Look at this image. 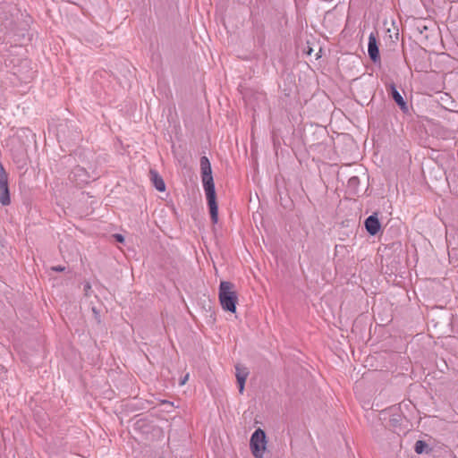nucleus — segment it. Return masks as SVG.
Returning a JSON list of instances; mask_svg holds the SVG:
<instances>
[{
  "label": "nucleus",
  "instance_id": "obj_11",
  "mask_svg": "<svg viewBox=\"0 0 458 458\" xmlns=\"http://www.w3.org/2000/svg\"><path fill=\"white\" fill-rule=\"evenodd\" d=\"M20 133V137L25 136L28 140H34L36 142L35 134L31 133L29 129H21Z\"/></svg>",
  "mask_w": 458,
  "mask_h": 458
},
{
  "label": "nucleus",
  "instance_id": "obj_10",
  "mask_svg": "<svg viewBox=\"0 0 458 458\" xmlns=\"http://www.w3.org/2000/svg\"><path fill=\"white\" fill-rule=\"evenodd\" d=\"M149 177H150V180H151L153 185L158 191H165V182L157 171L150 170Z\"/></svg>",
  "mask_w": 458,
  "mask_h": 458
},
{
  "label": "nucleus",
  "instance_id": "obj_1",
  "mask_svg": "<svg viewBox=\"0 0 458 458\" xmlns=\"http://www.w3.org/2000/svg\"><path fill=\"white\" fill-rule=\"evenodd\" d=\"M200 171L201 181L209 208L211 221L213 224H216L218 221V206L216 203L215 183L212 176L210 162L205 156L200 158Z\"/></svg>",
  "mask_w": 458,
  "mask_h": 458
},
{
  "label": "nucleus",
  "instance_id": "obj_2",
  "mask_svg": "<svg viewBox=\"0 0 458 458\" xmlns=\"http://www.w3.org/2000/svg\"><path fill=\"white\" fill-rule=\"evenodd\" d=\"M218 298L223 310L232 313L236 311L238 295L233 283L227 281H222L220 283Z\"/></svg>",
  "mask_w": 458,
  "mask_h": 458
},
{
  "label": "nucleus",
  "instance_id": "obj_16",
  "mask_svg": "<svg viewBox=\"0 0 458 458\" xmlns=\"http://www.w3.org/2000/svg\"><path fill=\"white\" fill-rule=\"evenodd\" d=\"M53 270H55V271H58V272H61V271H64V267H61V266L54 267H53Z\"/></svg>",
  "mask_w": 458,
  "mask_h": 458
},
{
  "label": "nucleus",
  "instance_id": "obj_8",
  "mask_svg": "<svg viewBox=\"0 0 458 458\" xmlns=\"http://www.w3.org/2000/svg\"><path fill=\"white\" fill-rule=\"evenodd\" d=\"M235 369H236V378H237V383H238V386H239V392L241 394H242V392L244 390L245 381L249 375V371L246 368L241 367L240 365H237L235 367Z\"/></svg>",
  "mask_w": 458,
  "mask_h": 458
},
{
  "label": "nucleus",
  "instance_id": "obj_17",
  "mask_svg": "<svg viewBox=\"0 0 458 458\" xmlns=\"http://www.w3.org/2000/svg\"><path fill=\"white\" fill-rule=\"evenodd\" d=\"M418 29L420 30V33H423L425 30H428V27L424 25L422 29H420V27Z\"/></svg>",
  "mask_w": 458,
  "mask_h": 458
},
{
  "label": "nucleus",
  "instance_id": "obj_6",
  "mask_svg": "<svg viewBox=\"0 0 458 458\" xmlns=\"http://www.w3.org/2000/svg\"><path fill=\"white\" fill-rule=\"evenodd\" d=\"M365 227L371 235H375L379 232L380 223L376 214L369 216L365 220Z\"/></svg>",
  "mask_w": 458,
  "mask_h": 458
},
{
  "label": "nucleus",
  "instance_id": "obj_12",
  "mask_svg": "<svg viewBox=\"0 0 458 458\" xmlns=\"http://www.w3.org/2000/svg\"><path fill=\"white\" fill-rule=\"evenodd\" d=\"M424 443L422 441H417L415 444V452L421 454L423 452Z\"/></svg>",
  "mask_w": 458,
  "mask_h": 458
},
{
  "label": "nucleus",
  "instance_id": "obj_15",
  "mask_svg": "<svg viewBox=\"0 0 458 458\" xmlns=\"http://www.w3.org/2000/svg\"><path fill=\"white\" fill-rule=\"evenodd\" d=\"M188 378H189V374L184 376V377L181 380L180 385L183 386L186 383V381L188 380Z\"/></svg>",
  "mask_w": 458,
  "mask_h": 458
},
{
  "label": "nucleus",
  "instance_id": "obj_7",
  "mask_svg": "<svg viewBox=\"0 0 458 458\" xmlns=\"http://www.w3.org/2000/svg\"><path fill=\"white\" fill-rule=\"evenodd\" d=\"M0 203L3 206H8L11 203L8 180L0 179Z\"/></svg>",
  "mask_w": 458,
  "mask_h": 458
},
{
  "label": "nucleus",
  "instance_id": "obj_3",
  "mask_svg": "<svg viewBox=\"0 0 458 458\" xmlns=\"http://www.w3.org/2000/svg\"><path fill=\"white\" fill-rule=\"evenodd\" d=\"M250 446L255 458H263V453L267 446V437L265 431L258 428L250 437Z\"/></svg>",
  "mask_w": 458,
  "mask_h": 458
},
{
  "label": "nucleus",
  "instance_id": "obj_4",
  "mask_svg": "<svg viewBox=\"0 0 458 458\" xmlns=\"http://www.w3.org/2000/svg\"><path fill=\"white\" fill-rule=\"evenodd\" d=\"M386 91L388 95L394 99V101L397 104V106L400 107V109L407 113L409 108L407 106V103L403 99L401 93L397 90L395 84L394 82L386 85Z\"/></svg>",
  "mask_w": 458,
  "mask_h": 458
},
{
  "label": "nucleus",
  "instance_id": "obj_13",
  "mask_svg": "<svg viewBox=\"0 0 458 458\" xmlns=\"http://www.w3.org/2000/svg\"><path fill=\"white\" fill-rule=\"evenodd\" d=\"M0 179L8 180V175H7L4 168L3 167V165L1 162H0Z\"/></svg>",
  "mask_w": 458,
  "mask_h": 458
},
{
  "label": "nucleus",
  "instance_id": "obj_14",
  "mask_svg": "<svg viewBox=\"0 0 458 458\" xmlns=\"http://www.w3.org/2000/svg\"><path fill=\"white\" fill-rule=\"evenodd\" d=\"M114 237L120 242H123L124 241V238L122 234H115Z\"/></svg>",
  "mask_w": 458,
  "mask_h": 458
},
{
  "label": "nucleus",
  "instance_id": "obj_5",
  "mask_svg": "<svg viewBox=\"0 0 458 458\" xmlns=\"http://www.w3.org/2000/svg\"><path fill=\"white\" fill-rule=\"evenodd\" d=\"M368 53L369 58L374 62L380 61L379 50L377 47V38L371 33L369 37V46H368Z\"/></svg>",
  "mask_w": 458,
  "mask_h": 458
},
{
  "label": "nucleus",
  "instance_id": "obj_9",
  "mask_svg": "<svg viewBox=\"0 0 458 458\" xmlns=\"http://www.w3.org/2000/svg\"><path fill=\"white\" fill-rule=\"evenodd\" d=\"M71 179L75 181L78 185L87 183L89 182L87 172L82 167H76L72 172Z\"/></svg>",
  "mask_w": 458,
  "mask_h": 458
}]
</instances>
